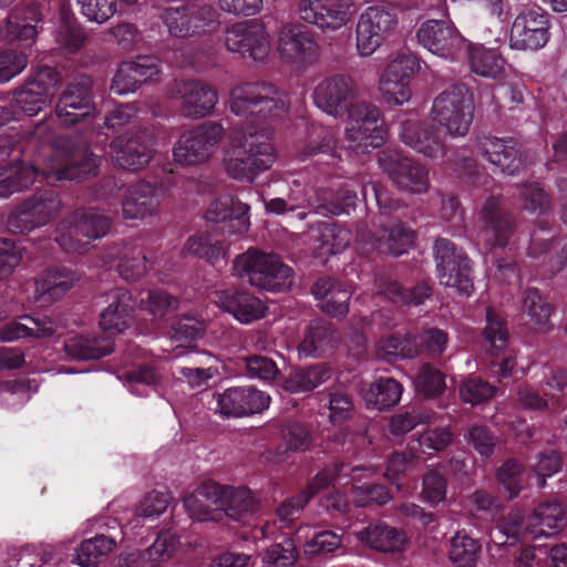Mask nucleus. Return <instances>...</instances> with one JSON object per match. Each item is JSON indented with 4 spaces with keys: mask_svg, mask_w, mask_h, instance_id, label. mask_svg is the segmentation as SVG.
<instances>
[{
    "mask_svg": "<svg viewBox=\"0 0 567 567\" xmlns=\"http://www.w3.org/2000/svg\"><path fill=\"white\" fill-rule=\"evenodd\" d=\"M97 162L99 157L85 143L72 137H60L41 165L20 163L0 167V197L7 198L25 190L39 175L53 186L59 182L81 181L96 174Z\"/></svg>",
    "mask_w": 567,
    "mask_h": 567,
    "instance_id": "f257e3e1",
    "label": "nucleus"
},
{
    "mask_svg": "<svg viewBox=\"0 0 567 567\" xmlns=\"http://www.w3.org/2000/svg\"><path fill=\"white\" fill-rule=\"evenodd\" d=\"M274 162V146L265 131L248 127L229 135L224 164L234 179L251 183L258 173L270 168Z\"/></svg>",
    "mask_w": 567,
    "mask_h": 567,
    "instance_id": "f03ea898",
    "label": "nucleus"
},
{
    "mask_svg": "<svg viewBox=\"0 0 567 567\" xmlns=\"http://www.w3.org/2000/svg\"><path fill=\"white\" fill-rule=\"evenodd\" d=\"M234 274L249 285L269 291H285L292 285V269L274 254L250 248L233 261Z\"/></svg>",
    "mask_w": 567,
    "mask_h": 567,
    "instance_id": "7ed1b4c3",
    "label": "nucleus"
},
{
    "mask_svg": "<svg viewBox=\"0 0 567 567\" xmlns=\"http://www.w3.org/2000/svg\"><path fill=\"white\" fill-rule=\"evenodd\" d=\"M112 219L95 207L79 208L64 217L56 227L55 241L66 252L83 254L91 241L104 237Z\"/></svg>",
    "mask_w": 567,
    "mask_h": 567,
    "instance_id": "20e7f679",
    "label": "nucleus"
},
{
    "mask_svg": "<svg viewBox=\"0 0 567 567\" xmlns=\"http://www.w3.org/2000/svg\"><path fill=\"white\" fill-rule=\"evenodd\" d=\"M474 96L465 84H453L433 101L431 120L452 137L465 136L474 118Z\"/></svg>",
    "mask_w": 567,
    "mask_h": 567,
    "instance_id": "39448f33",
    "label": "nucleus"
},
{
    "mask_svg": "<svg viewBox=\"0 0 567 567\" xmlns=\"http://www.w3.org/2000/svg\"><path fill=\"white\" fill-rule=\"evenodd\" d=\"M288 109L287 94L271 83H245L231 91L230 110L237 115H254L266 121L286 114Z\"/></svg>",
    "mask_w": 567,
    "mask_h": 567,
    "instance_id": "423d86ee",
    "label": "nucleus"
},
{
    "mask_svg": "<svg viewBox=\"0 0 567 567\" xmlns=\"http://www.w3.org/2000/svg\"><path fill=\"white\" fill-rule=\"evenodd\" d=\"M59 70L49 65L31 69L23 83L12 91V107L19 114L34 116L49 106L62 84Z\"/></svg>",
    "mask_w": 567,
    "mask_h": 567,
    "instance_id": "0eeeda50",
    "label": "nucleus"
},
{
    "mask_svg": "<svg viewBox=\"0 0 567 567\" xmlns=\"http://www.w3.org/2000/svg\"><path fill=\"white\" fill-rule=\"evenodd\" d=\"M168 33L176 38H188L214 31L218 22V12L207 3H192L167 7L161 14Z\"/></svg>",
    "mask_w": 567,
    "mask_h": 567,
    "instance_id": "6e6552de",
    "label": "nucleus"
},
{
    "mask_svg": "<svg viewBox=\"0 0 567 567\" xmlns=\"http://www.w3.org/2000/svg\"><path fill=\"white\" fill-rule=\"evenodd\" d=\"M93 79L86 74L76 75L60 93L55 113L64 126H73L93 118L95 102Z\"/></svg>",
    "mask_w": 567,
    "mask_h": 567,
    "instance_id": "1a4fd4ad",
    "label": "nucleus"
},
{
    "mask_svg": "<svg viewBox=\"0 0 567 567\" xmlns=\"http://www.w3.org/2000/svg\"><path fill=\"white\" fill-rule=\"evenodd\" d=\"M225 130L216 122H205L181 135L174 147V158L184 166L199 165L217 150Z\"/></svg>",
    "mask_w": 567,
    "mask_h": 567,
    "instance_id": "9d476101",
    "label": "nucleus"
},
{
    "mask_svg": "<svg viewBox=\"0 0 567 567\" xmlns=\"http://www.w3.org/2000/svg\"><path fill=\"white\" fill-rule=\"evenodd\" d=\"M62 208L59 194L53 189H42L18 205L8 218V227L13 233H29L47 225Z\"/></svg>",
    "mask_w": 567,
    "mask_h": 567,
    "instance_id": "9b49d317",
    "label": "nucleus"
},
{
    "mask_svg": "<svg viewBox=\"0 0 567 567\" xmlns=\"http://www.w3.org/2000/svg\"><path fill=\"white\" fill-rule=\"evenodd\" d=\"M378 164L392 183L401 190L422 194L429 189L426 168L415 159L394 150L382 151Z\"/></svg>",
    "mask_w": 567,
    "mask_h": 567,
    "instance_id": "f8f14e48",
    "label": "nucleus"
},
{
    "mask_svg": "<svg viewBox=\"0 0 567 567\" xmlns=\"http://www.w3.org/2000/svg\"><path fill=\"white\" fill-rule=\"evenodd\" d=\"M226 48L257 62L267 60L270 53V38L265 24L258 19L234 23L226 30Z\"/></svg>",
    "mask_w": 567,
    "mask_h": 567,
    "instance_id": "ddd939ff",
    "label": "nucleus"
},
{
    "mask_svg": "<svg viewBox=\"0 0 567 567\" xmlns=\"http://www.w3.org/2000/svg\"><path fill=\"white\" fill-rule=\"evenodd\" d=\"M398 16L394 9L370 7L357 24V48L361 55H371L395 30Z\"/></svg>",
    "mask_w": 567,
    "mask_h": 567,
    "instance_id": "4468645a",
    "label": "nucleus"
},
{
    "mask_svg": "<svg viewBox=\"0 0 567 567\" xmlns=\"http://www.w3.org/2000/svg\"><path fill=\"white\" fill-rule=\"evenodd\" d=\"M348 115L347 135L350 142L355 143L357 146L373 148L384 143L386 130L378 106L359 101L351 106Z\"/></svg>",
    "mask_w": 567,
    "mask_h": 567,
    "instance_id": "2eb2a0df",
    "label": "nucleus"
},
{
    "mask_svg": "<svg viewBox=\"0 0 567 567\" xmlns=\"http://www.w3.org/2000/svg\"><path fill=\"white\" fill-rule=\"evenodd\" d=\"M153 135L148 128L126 132L110 144V156L115 166L138 171L150 163L153 156Z\"/></svg>",
    "mask_w": 567,
    "mask_h": 567,
    "instance_id": "dca6fc26",
    "label": "nucleus"
},
{
    "mask_svg": "<svg viewBox=\"0 0 567 567\" xmlns=\"http://www.w3.org/2000/svg\"><path fill=\"white\" fill-rule=\"evenodd\" d=\"M357 82L348 75L336 74L323 79L315 89L313 100L319 109L334 117L349 112L359 96Z\"/></svg>",
    "mask_w": 567,
    "mask_h": 567,
    "instance_id": "f3484780",
    "label": "nucleus"
},
{
    "mask_svg": "<svg viewBox=\"0 0 567 567\" xmlns=\"http://www.w3.org/2000/svg\"><path fill=\"white\" fill-rule=\"evenodd\" d=\"M353 0H299L297 13L322 31H336L350 20Z\"/></svg>",
    "mask_w": 567,
    "mask_h": 567,
    "instance_id": "a211bd4d",
    "label": "nucleus"
},
{
    "mask_svg": "<svg viewBox=\"0 0 567 567\" xmlns=\"http://www.w3.org/2000/svg\"><path fill=\"white\" fill-rule=\"evenodd\" d=\"M417 41L433 54L454 59L466 45L465 39L449 19H429L416 32Z\"/></svg>",
    "mask_w": 567,
    "mask_h": 567,
    "instance_id": "6ab92c4d",
    "label": "nucleus"
},
{
    "mask_svg": "<svg viewBox=\"0 0 567 567\" xmlns=\"http://www.w3.org/2000/svg\"><path fill=\"white\" fill-rule=\"evenodd\" d=\"M481 234L491 248H503L515 231L514 214L504 206L499 197L489 196L480 212Z\"/></svg>",
    "mask_w": 567,
    "mask_h": 567,
    "instance_id": "aec40b11",
    "label": "nucleus"
},
{
    "mask_svg": "<svg viewBox=\"0 0 567 567\" xmlns=\"http://www.w3.org/2000/svg\"><path fill=\"white\" fill-rule=\"evenodd\" d=\"M400 140L417 153L431 158L443 157L447 153V145L442 128L431 122L409 118L401 122Z\"/></svg>",
    "mask_w": 567,
    "mask_h": 567,
    "instance_id": "412c9836",
    "label": "nucleus"
},
{
    "mask_svg": "<svg viewBox=\"0 0 567 567\" xmlns=\"http://www.w3.org/2000/svg\"><path fill=\"white\" fill-rule=\"evenodd\" d=\"M549 40V19L539 8L526 9L514 20L509 34L511 47L518 50H537Z\"/></svg>",
    "mask_w": 567,
    "mask_h": 567,
    "instance_id": "4be33fe9",
    "label": "nucleus"
},
{
    "mask_svg": "<svg viewBox=\"0 0 567 567\" xmlns=\"http://www.w3.org/2000/svg\"><path fill=\"white\" fill-rule=\"evenodd\" d=\"M171 95L181 101V112L189 118L209 115L217 103V92L198 80H175Z\"/></svg>",
    "mask_w": 567,
    "mask_h": 567,
    "instance_id": "5701e85b",
    "label": "nucleus"
},
{
    "mask_svg": "<svg viewBox=\"0 0 567 567\" xmlns=\"http://www.w3.org/2000/svg\"><path fill=\"white\" fill-rule=\"evenodd\" d=\"M417 66L412 54H400L388 64L380 79V90L388 103L402 105L410 100V79Z\"/></svg>",
    "mask_w": 567,
    "mask_h": 567,
    "instance_id": "b1692460",
    "label": "nucleus"
},
{
    "mask_svg": "<svg viewBox=\"0 0 567 567\" xmlns=\"http://www.w3.org/2000/svg\"><path fill=\"white\" fill-rule=\"evenodd\" d=\"M481 154L502 173L516 175L533 164L529 154L517 146V143L497 137H483L478 142Z\"/></svg>",
    "mask_w": 567,
    "mask_h": 567,
    "instance_id": "393cba45",
    "label": "nucleus"
},
{
    "mask_svg": "<svg viewBox=\"0 0 567 567\" xmlns=\"http://www.w3.org/2000/svg\"><path fill=\"white\" fill-rule=\"evenodd\" d=\"M278 51L287 62L309 63L316 59L318 45L303 25L287 23L279 32Z\"/></svg>",
    "mask_w": 567,
    "mask_h": 567,
    "instance_id": "a878e982",
    "label": "nucleus"
},
{
    "mask_svg": "<svg viewBox=\"0 0 567 567\" xmlns=\"http://www.w3.org/2000/svg\"><path fill=\"white\" fill-rule=\"evenodd\" d=\"M310 291L318 300V308L327 316L343 319L349 313L352 292L338 279L319 277L311 285Z\"/></svg>",
    "mask_w": 567,
    "mask_h": 567,
    "instance_id": "bb28decb",
    "label": "nucleus"
},
{
    "mask_svg": "<svg viewBox=\"0 0 567 567\" xmlns=\"http://www.w3.org/2000/svg\"><path fill=\"white\" fill-rule=\"evenodd\" d=\"M221 497L223 485L208 481L184 498V506L194 519L219 522L224 518Z\"/></svg>",
    "mask_w": 567,
    "mask_h": 567,
    "instance_id": "cd10ccee",
    "label": "nucleus"
},
{
    "mask_svg": "<svg viewBox=\"0 0 567 567\" xmlns=\"http://www.w3.org/2000/svg\"><path fill=\"white\" fill-rule=\"evenodd\" d=\"M214 302L224 311L231 313L241 323H250L265 316L266 305L252 293L238 289H225L214 292Z\"/></svg>",
    "mask_w": 567,
    "mask_h": 567,
    "instance_id": "c85d7f7f",
    "label": "nucleus"
},
{
    "mask_svg": "<svg viewBox=\"0 0 567 567\" xmlns=\"http://www.w3.org/2000/svg\"><path fill=\"white\" fill-rule=\"evenodd\" d=\"M159 72L157 59L150 55L137 56L134 61L120 64L111 90L118 94L135 92L142 83L152 80Z\"/></svg>",
    "mask_w": 567,
    "mask_h": 567,
    "instance_id": "c756f323",
    "label": "nucleus"
},
{
    "mask_svg": "<svg viewBox=\"0 0 567 567\" xmlns=\"http://www.w3.org/2000/svg\"><path fill=\"white\" fill-rule=\"evenodd\" d=\"M163 189L148 182H140L132 186L122 200V214L125 219H137L156 213Z\"/></svg>",
    "mask_w": 567,
    "mask_h": 567,
    "instance_id": "7c9ffc66",
    "label": "nucleus"
},
{
    "mask_svg": "<svg viewBox=\"0 0 567 567\" xmlns=\"http://www.w3.org/2000/svg\"><path fill=\"white\" fill-rule=\"evenodd\" d=\"M134 302L131 292L116 288L109 295V306L100 316V326L110 334L126 330L133 320Z\"/></svg>",
    "mask_w": 567,
    "mask_h": 567,
    "instance_id": "2f4dec72",
    "label": "nucleus"
},
{
    "mask_svg": "<svg viewBox=\"0 0 567 567\" xmlns=\"http://www.w3.org/2000/svg\"><path fill=\"white\" fill-rule=\"evenodd\" d=\"M248 210V205L227 195L212 202L205 217L212 223L228 220V231L241 234L249 228Z\"/></svg>",
    "mask_w": 567,
    "mask_h": 567,
    "instance_id": "473e14b6",
    "label": "nucleus"
},
{
    "mask_svg": "<svg viewBox=\"0 0 567 567\" xmlns=\"http://www.w3.org/2000/svg\"><path fill=\"white\" fill-rule=\"evenodd\" d=\"M339 341L340 334L331 322L324 319H315L309 322L298 349L307 357H322Z\"/></svg>",
    "mask_w": 567,
    "mask_h": 567,
    "instance_id": "72a5a7b5",
    "label": "nucleus"
},
{
    "mask_svg": "<svg viewBox=\"0 0 567 567\" xmlns=\"http://www.w3.org/2000/svg\"><path fill=\"white\" fill-rule=\"evenodd\" d=\"M40 20L39 8L34 3L16 7L7 18L6 39L10 42H21L31 45L38 34L32 22Z\"/></svg>",
    "mask_w": 567,
    "mask_h": 567,
    "instance_id": "f704fd0d",
    "label": "nucleus"
},
{
    "mask_svg": "<svg viewBox=\"0 0 567 567\" xmlns=\"http://www.w3.org/2000/svg\"><path fill=\"white\" fill-rule=\"evenodd\" d=\"M378 292L400 306H419L432 297V286L421 280L411 287H402L396 280L381 276L378 280Z\"/></svg>",
    "mask_w": 567,
    "mask_h": 567,
    "instance_id": "c9c22d12",
    "label": "nucleus"
},
{
    "mask_svg": "<svg viewBox=\"0 0 567 567\" xmlns=\"http://www.w3.org/2000/svg\"><path fill=\"white\" fill-rule=\"evenodd\" d=\"M566 525V511L558 501L545 502L528 516L526 530L537 536L557 534Z\"/></svg>",
    "mask_w": 567,
    "mask_h": 567,
    "instance_id": "e433bc0d",
    "label": "nucleus"
},
{
    "mask_svg": "<svg viewBox=\"0 0 567 567\" xmlns=\"http://www.w3.org/2000/svg\"><path fill=\"white\" fill-rule=\"evenodd\" d=\"M21 321H13L4 324L0 329V339L2 341H13L20 338H50L56 330L58 324L50 318L24 316Z\"/></svg>",
    "mask_w": 567,
    "mask_h": 567,
    "instance_id": "4c0bfd02",
    "label": "nucleus"
},
{
    "mask_svg": "<svg viewBox=\"0 0 567 567\" xmlns=\"http://www.w3.org/2000/svg\"><path fill=\"white\" fill-rule=\"evenodd\" d=\"M114 350V343L109 337L78 334L64 342L65 353L76 360H95L103 358Z\"/></svg>",
    "mask_w": 567,
    "mask_h": 567,
    "instance_id": "58836bf2",
    "label": "nucleus"
},
{
    "mask_svg": "<svg viewBox=\"0 0 567 567\" xmlns=\"http://www.w3.org/2000/svg\"><path fill=\"white\" fill-rule=\"evenodd\" d=\"M330 378L331 371L326 363L312 364L292 369L281 382V388L289 393L310 392Z\"/></svg>",
    "mask_w": 567,
    "mask_h": 567,
    "instance_id": "ea45409f",
    "label": "nucleus"
},
{
    "mask_svg": "<svg viewBox=\"0 0 567 567\" xmlns=\"http://www.w3.org/2000/svg\"><path fill=\"white\" fill-rule=\"evenodd\" d=\"M293 185L296 186L295 189L290 188L289 192L284 193L281 196L264 197L266 212L276 215L298 212V218L300 220L306 219L308 213L305 209L309 207L313 210L316 200L306 197L305 188L299 183L295 181Z\"/></svg>",
    "mask_w": 567,
    "mask_h": 567,
    "instance_id": "a19ab883",
    "label": "nucleus"
},
{
    "mask_svg": "<svg viewBox=\"0 0 567 567\" xmlns=\"http://www.w3.org/2000/svg\"><path fill=\"white\" fill-rule=\"evenodd\" d=\"M403 386L393 378H380L362 389V398L368 406L379 411L395 406L402 395Z\"/></svg>",
    "mask_w": 567,
    "mask_h": 567,
    "instance_id": "79ce46f5",
    "label": "nucleus"
},
{
    "mask_svg": "<svg viewBox=\"0 0 567 567\" xmlns=\"http://www.w3.org/2000/svg\"><path fill=\"white\" fill-rule=\"evenodd\" d=\"M80 279V276L70 267L52 266L48 268L40 280L37 290L51 299H59L69 291Z\"/></svg>",
    "mask_w": 567,
    "mask_h": 567,
    "instance_id": "37998d69",
    "label": "nucleus"
},
{
    "mask_svg": "<svg viewBox=\"0 0 567 567\" xmlns=\"http://www.w3.org/2000/svg\"><path fill=\"white\" fill-rule=\"evenodd\" d=\"M358 537L371 548L385 553L399 551L405 542L402 532L384 524L370 525L359 532Z\"/></svg>",
    "mask_w": 567,
    "mask_h": 567,
    "instance_id": "c03bdc74",
    "label": "nucleus"
},
{
    "mask_svg": "<svg viewBox=\"0 0 567 567\" xmlns=\"http://www.w3.org/2000/svg\"><path fill=\"white\" fill-rule=\"evenodd\" d=\"M551 310L537 289L530 288L524 292L522 311L527 316L526 324L530 329L542 332L549 330Z\"/></svg>",
    "mask_w": 567,
    "mask_h": 567,
    "instance_id": "a18cd8bd",
    "label": "nucleus"
},
{
    "mask_svg": "<svg viewBox=\"0 0 567 567\" xmlns=\"http://www.w3.org/2000/svg\"><path fill=\"white\" fill-rule=\"evenodd\" d=\"M140 308L146 311L154 323L159 326L179 308V299L163 289L146 291L140 300Z\"/></svg>",
    "mask_w": 567,
    "mask_h": 567,
    "instance_id": "49530a36",
    "label": "nucleus"
},
{
    "mask_svg": "<svg viewBox=\"0 0 567 567\" xmlns=\"http://www.w3.org/2000/svg\"><path fill=\"white\" fill-rule=\"evenodd\" d=\"M481 549L477 539L457 532L450 540L449 559L454 567H476Z\"/></svg>",
    "mask_w": 567,
    "mask_h": 567,
    "instance_id": "de8ad7c7",
    "label": "nucleus"
},
{
    "mask_svg": "<svg viewBox=\"0 0 567 567\" xmlns=\"http://www.w3.org/2000/svg\"><path fill=\"white\" fill-rule=\"evenodd\" d=\"M223 506L224 517L234 520H241L255 509V501L251 492L247 487L223 486Z\"/></svg>",
    "mask_w": 567,
    "mask_h": 567,
    "instance_id": "09e8293b",
    "label": "nucleus"
},
{
    "mask_svg": "<svg viewBox=\"0 0 567 567\" xmlns=\"http://www.w3.org/2000/svg\"><path fill=\"white\" fill-rule=\"evenodd\" d=\"M309 234L320 244V248H327L328 252L340 251L350 243V234L334 223L318 221L311 224Z\"/></svg>",
    "mask_w": 567,
    "mask_h": 567,
    "instance_id": "8fccbe9b",
    "label": "nucleus"
},
{
    "mask_svg": "<svg viewBox=\"0 0 567 567\" xmlns=\"http://www.w3.org/2000/svg\"><path fill=\"white\" fill-rule=\"evenodd\" d=\"M179 547L178 537L171 530L161 532L155 542L141 555L143 567H159L169 560Z\"/></svg>",
    "mask_w": 567,
    "mask_h": 567,
    "instance_id": "3c124183",
    "label": "nucleus"
},
{
    "mask_svg": "<svg viewBox=\"0 0 567 567\" xmlns=\"http://www.w3.org/2000/svg\"><path fill=\"white\" fill-rule=\"evenodd\" d=\"M414 238V230L399 221L384 229L382 237L378 239V249L382 254L400 256L413 245Z\"/></svg>",
    "mask_w": 567,
    "mask_h": 567,
    "instance_id": "603ef678",
    "label": "nucleus"
},
{
    "mask_svg": "<svg viewBox=\"0 0 567 567\" xmlns=\"http://www.w3.org/2000/svg\"><path fill=\"white\" fill-rule=\"evenodd\" d=\"M184 250L195 257L205 259L212 265L225 258L227 252L224 243L207 233L189 237L184 246Z\"/></svg>",
    "mask_w": 567,
    "mask_h": 567,
    "instance_id": "864d4df0",
    "label": "nucleus"
},
{
    "mask_svg": "<svg viewBox=\"0 0 567 567\" xmlns=\"http://www.w3.org/2000/svg\"><path fill=\"white\" fill-rule=\"evenodd\" d=\"M471 69L474 73L485 78H496L504 70L505 60L495 50L467 45Z\"/></svg>",
    "mask_w": 567,
    "mask_h": 567,
    "instance_id": "5fc2aeb1",
    "label": "nucleus"
},
{
    "mask_svg": "<svg viewBox=\"0 0 567 567\" xmlns=\"http://www.w3.org/2000/svg\"><path fill=\"white\" fill-rule=\"evenodd\" d=\"M378 351L388 360L398 357L412 359L420 354L419 343L412 333H406L403 338L394 334L381 338Z\"/></svg>",
    "mask_w": 567,
    "mask_h": 567,
    "instance_id": "6e6d98bb",
    "label": "nucleus"
},
{
    "mask_svg": "<svg viewBox=\"0 0 567 567\" xmlns=\"http://www.w3.org/2000/svg\"><path fill=\"white\" fill-rule=\"evenodd\" d=\"M115 547L113 538L97 535L81 543L76 551V560L82 567L95 566L101 558L107 556Z\"/></svg>",
    "mask_w": 567,
    "mask_h": 567,
    "instance_id": "4d7b16f0",
    "label": "nucleus"
},
{
    "mask_svg": "<svg viewBox=\"0 0 567 567\" xmlns=\"http://www.w3.org/2000/svg\"><path fill=\"white\" fill-rule=\"evenodd\" d=\"M298 560V549L295 540L285 538L284 542L270 545L261 555V567H293Z\"/></svg>",
    "mask_w": 567,
    "mask_h": 567,
    "instance_id": "13d9d810",
    "label": "nucleus"
},
{
    "mask_svg": "<svg viewBox=\"0 0 567 567\" xmlns=\"http://www.w3.org/2000/svg\"><path fill=\"white\" fill-rule=\"evenodd\" d=\"M357 200V193L344 185L337 190L330 200L320 199L318 197L316 199V205H313V212L332 215H339L342 213L349 214L350 210L355 208Z\"/></svg>",
    "mask_w": 567,
    "mask_h": 567,
    "instance_id": "bf43d9fd",
    "label": "nucleus"
},
{
    "mask_svg": "<svg viewBox=\"0 0 567 567\" xmlns=\"http://www.w3.org/2000/svg\"><path fill=\"white\" fill-rule=\"evenodd\" d=\"M520 206L533 214H545L550 208V197L536 182H528L517 186Z\"/></svg>",
    "mask_w": 567,
    "mask_h": 567,
    "instance_id": "052dcab7",
    "label": "nucleus"
},
{
    "mask_svg": "<svg viewBox=\"0 0 567 567\" xmlns=\"http://www.w3.org/2000/svg\"><path fill=\"white\" fill-rule=\"evenodd\" d=\"M446 389L445 375L429 363L420 368L415 379V390L424 398H437Z\"/></svg>",
    "mask_w": 567,
    "mask_h": 567,
    "instance_id": "680f3d73",
    "label": "nucleus"
},
{
    "mask_svg": "<svg viewBox=\"0 0 567 567\" xmlns=\"http://www.w3.org/2000/svg\"><path fill=\"white\" fill-rule=\"evenodd\" d=\"M85 41L86 34L75 21L62 19L55 33V42L60 50L68 54L76 53Z\"/></svg>",
    "mask_w": 567,
    "mask_h": 567,
    "instance_id": "e2e57ef3",
    "label": "nucleus"
},
{
    "mask_svg": "<svg viewBox=\"0 0 567 567\" xmlns=\"http://www.w3.org/2000/svg\"><path fill=\"white\" fill-rule=\"evenodd\" d=\"M441 284L446 287L456 288L458 292L470 295L473 290L471 278L472 268L468 259H461L455 262L451 270H437Z\"/></svg>",
    "mask_w": 567,
    "mask_h": 567,
    "instance_id": "0e129e2a",
    "label": "nucleus"
},
{
    "mask_svg": "<svg viewBox=\"0 0 567 567\" xmlns=\"http://www.w3.org/2000/svg\"><path fill=\"white\" fill-rule=\"evenodd\" d=\"M352 502L357 507L382 506L391 499V494L382 484L364 483L351 487Z\"/></svg>",
    "mask_w": 567,
    "mask_h": 567,
    "instance_id": "69168bd1",
    "label": "nucleus"
},
{
    "mask_svg": "<svg viewBox=\"0 0 567 567\" xmlns=\"http://www.w3.org/2000/svg\"><path fill=\"white\" fill-rule=\"evenodd\" d=\"M365 204L374 202L383 215H390L403 206L400 199L393 198L390 190L378 182H368L361 189Z\"/></svg>",
    "mask_w": 567,
    "mask_h": 567,
    "instance_id": "338daca9",
    "label": "nucleus"
},
{
    "mask_svg": "<svg viewBox=\"0 0 567 567\" xmlns=\"http://www.w3.org/2000/svg\"><path fill=\"white\" fill-rule=\"evenodd\" d=\"M117 271L127 281L137 280L147 271V258L141 249L128 248L120 258Z\"/></svg>",
    "mask_w": 567,
    "mask_h": 567,
    "instance_id": "774afa93",
    "label": "nucleus"
}]
</instances>
